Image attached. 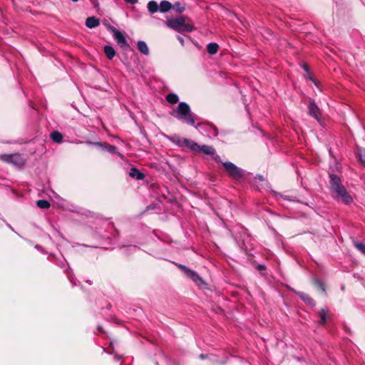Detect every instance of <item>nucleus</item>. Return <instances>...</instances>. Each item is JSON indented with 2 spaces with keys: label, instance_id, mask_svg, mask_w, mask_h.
Listing matches in <instances>:
<instances>
[{
  "label": "nucleus",
  "instance_id": "obj_1",
  "mask_svg": "<svg viewBox=\"0 0 365 365\" xmlns=\"http://www.w3.org/2000/svg\"><path fill=\"white\" fill-rule=\"evenodd\" d=\"M168 27L178 32H191L194 26L191 20L187 16H180L170 19L165 22Z\"/></svg>",
  "mask_w": 365,
  "mask_h": 365
},
{
  "label": "nucleus",
  "instance_id": "obj_2",
  "mask_svg": "<svg viewBox=\"0 0 365 365\" xmlns=\"http://www.w3.org/2000/svg\"><path fill=\"white\" fill-rule=\"evenodd\" d=\"M174 116L178 120H183L190 125L195 124V115L191 113L190 106L185 102H181L178 104Z\"/></svg>",
  "mask_w": 365,
  "mask_h": 365
},
{
  "label": "nucleus",
  "instance_id": "obj_3",
  "mask_svg": "<svg viewBox=\"0 0 365 365\" xmlns=\"http://www.w3.org/2000/svg\"><path fill=\"white\" fill-rule=\"evenodd\" d=\"M0 160L11 163L17 168H22L25 164L24 158L19 153L1 154L0 155Z\"/></svg>",
  "mask_w": 365,
  "mask_h": 365
},
{
  "label": "nucleus",
  "instance_id": "obj_4",
  "mask_svg": "<svg viewBox=\"0 0 365 365\" xmlns=\"http://www.w3.org/2000/svg\"><path fill=\"white\" fill-rule=\"evenodd\" d=\"M222 165L228 175L235 180H240L244 177L245 172L231 162L222 163Z\"/></svg>",
  "mask_w": 365,
  "mask_h": 365
},
{
  "label": "nucleus",
  "instance_id": "obj_5",
  "mask_svg": "<svg viewBox=\"0 0 365 365\" xmlns=\"http://www.w3.org/2000/svg\"><path fill=\"white\" fill-rule=\"evenodd\" d=\"M196 128L204 132L210 138L216 137L218 135L217 128L212 124L198 123Z\"/></svg>",
  "mask_w": 365,
  "mask_h": 365
},
{
  "label": "nucleus",
  "instance_id": "obj_6",
  "mask_svg": "<svg viewBox=\"0 0 365 365\" xmlns=\"http://www.w3.org/2000/svg\"><path fill=\"white\" fill-rule=\"evenodd\" d=\"M110 31L113 33V36L114 39L116 41L118 44L121 48H125V47L128 46L125 36L122 31L118 30L115 27H110Z\"/></svg>",
  "mask_w": 365,
  "mask_h": 365
},
{
  "label": "nucleus",
  "instance_id": "obj_7",
  "mask_svg": "<svg viewBox=\"0 0 365 365\" xmlns=\"http://www.w3.org/2000/svg\"><path fill=\"white\" fill-rule=\"evenodd\" d=\"M170 140L179 147L188 148L190 150H192V144L194 143V141L187 138H181L178 135L172 136Z\"/></svg>",
  "mask_w": 365,
  "mask_h": 365
},
{
  "label": "nucleus",
  "instance_id": "obj_8",
  "mask_svg": "<svg viewBox=\"0 0 365 365\" xmlns=\"http://www.w3.org/2000/svg\"><path fill=\"white\" fill-rule=\"evenodd\" d=\"M191 150L195 153H202L205 155H214L215 154V150L213 147L207 145H200L195 142L192 144Z\"/></svg>",
  "mask_w": 365,
  "mask_h": 365
},
{
  "label": "nucleus",
  "instance_id": "obj_9",
  "mask_svg": "<svg viewBox=\"0 0 365 365\" xmlns=\"http://www.w3.org/2000/svg\"><path fill=\"white\" fill-rule=\"evenodd\" d=\"M178 266L186 274V276L191 279L193 282L197 283L202 281V279L196 272L180 264Z\"/></svg>",
  "mask_w": 365,
  "mask_h": 365
},
{
  "label": "nucleus",
  "instance_id": "obj_10",
  "mask_svg": "<svg viewBox=\"0 0 365 365\" xmlns=\"http://www.w3.org/2000/svg\"><path fill=\"white\" fill-rule=\"evenodd\" d=\"M334 198L337 200H341L344 204H349L352 202L353 199L351 195L344 188V191H339L334 194Z\"/></svg>",
  "mask_w": 365,
  "mask_h": 365
},
{
  "label": "nucleus",
  "instance_id": "obj_11",
  "mask_svg": "<svg viewBox=\"0 0 365 365\" xmlns=\"http://www.w3.org/2000/svg\"><path fill=\"white\" fill-rule=\"evenodd\" d=\"M309 113L311 116L314 117L317 120H319L321 112L319 107L316 105L314 101H311L308 106Z\"/></svg>",
  "mask_w": 365,
  "mask_h": 365
},
{
  "label": "nucleus",
  "instance_id": "obj_12",
  "mask_svg": "<svg viewBox=\"0 0 365 365\" xmlns=\"http://www.w3.org/2000/svg\"><path fill=\"white\" fill-rule=\"evenodd\" d=\"M100 24V21L95 16L88 17L86 20V26L89 29L97 27Z\"/></svg>",
  "mask_w": 365,
  "mask_h": 365
},
{
  "label": "nucleus",
  "instance_id": "obj_13",
  "mask_svg": "<svg viewBox=\"0 0 365 365\" xmlns=\"http://www.w3.org/2000/svg\"><path fill=\"white\" fill-rule=\"evenodd\" d=\"M296 294L307 304L314 306V301L306 293L302 292H296Z\"/></svg>",
  "mask_w": 365,
  "mask_h": 365
},
{
  "label": "nucleus",
  "instance_id": "obj_14",
  "mask_svg": "<svg viewBox=\"0 0 365 365\" xmlns=\"http://www.w3.org/2000/svg\"><path fill=\"white\" fill-rule=\"evenodd\" d=\"M130 176L137 180H143L145 178V175L136 168L130 169Z\"/></svg>",
  "mask_w": 365,
  "mask_h": 365
},
{
  "label": "nucleus",
  "instance_id": "obj_15",
  "mask_svg": "<svg viewBox=\"0 0 365 365\" xmlns=\"http://www.w3.org/2000/svg\"><path fill=\"white\" fill-rule=\"evenodd\" d=\"M137 46L139 51L143 54L146 56L149 54V49L145 41H139L137 43Z\"/></svg>",
  "mask_w": 365,
  "mask_h": 365
},
{
  "label": "nucleus",
  "instance_id": "obj_16",
  "mask_svg": "<svg viewBox=\"0 0 365 365\" xmlns=\"http://www.w3.org/2000/svg\"><path fill=\"white\" fill-rule=\"evenodd\" d=\"M172 8V4L168 1H162L159 4V11L162 13H165L170 11Z\"/></svg>",
  "mask_w": 365,
  "mask_h": 365
},
{
  "label": "nucleus",
  "instance_id": "obj_17",
  "mask_svg": "<svg viewBox=\"0 0 365 365\" xmlns=\"http://www.w3.org/2000/svg\"><path fill=\"white\" fill-rule=\"evenodd\" d=\"M147 8L150 14H154L159 11V5L155 1H150L147 4Z\"/></svg>",
  "mask_w": 365,
  "mask_h": 365
},
{
  "label": "nucleus",
  "instance_id": "obj_18",
  "mask_svg": "<svg viewBox=\"0 0 365 365\" xmlns=\"http://www.w3.org/2000/svg\"><path fill=\"white\" fill-rule=\"evenodd\" d=\"M104 53L107 58L110 60L113 59V58L115 55V51L114 50V48L108 45L104 46Z\"/></svg>",
  "mask_w": 365,
  "mask_h": 365
},
{
  "label": "nucleus",
  "instance_id": "obj_19",
  "mask_svg": "<svg viewBox=\"0 0 365 365\" xmlns=\"http://www.w3.org/2000/svg\"><path fill=\"white\" fill-rule=\"evenodd\" d=\"M329 178H330V187L331 188L334 187V186H337L341 183V179L336 175L330 174Z\"/></svg>",
  "mask_w": 365,
  "mask_h": 365
},
{
  "label": "nucleus",
  "instance_id": "obj_20",
  "mask_svg": "<svg viewBox=\"0 0 365 365\" xmlns=\"http://www.w3.org/2000/svg\"><path fill=\"white\" fill-rule=\"evenodd\" d=\"M218 48H219L218 44L216 43H210L207 46V51L208 53H210L211 55H214V54L217 53Z\"/></svg>",
  "mask_w": 365,
  "mask_h": 365
},
{
  "label": "nucleus",
  "instance_id": "obj_21",
  "mask_svg": "<svg viewBox=\"0 0 365 365\" xmlns=\"http://www.w3.org/2000/svg\"><path fill=\"white\" fill-rule=\"evenodd\" d=\"M320 319H319V324H324L328 319L327 315V311L325 309H322L318 314Z\"/></svg>",
  "mask_w": 365,
  "mask_h": 365
},
{
  "label": "nucleus",
  "instance_id": "obj_22",
  "mask_svg": "<svg viewBox=\"0 0 365 365\" xmlns=\"http://www.w3.org/2000/svg\"><path fill=\"white\" fill-rule=\"evenodd\" d=\"M51 138L56 143H61L63 140V135L60 132L54 131L51 133Z\"/></svg>",
  "mask_w": 365,
  "mask_h": 365
},
{
  "label": "nucleus",
  "instance_id": "obj_23",
  "mask_svg": "<svg viewBox=\"0 0 365 365\" xmlns=\"http://www.w3.org/2000/svg\"><path fill=\"white\" fill-rule=\"evenodd\" d=\"M166 100L171 104L177 103L179 101L178 96L175 93H169L166 96Z\"/></svg>",
  "mask_w": 365,
  "mask_h": 365
},
{
  "label": "nucleus",
  "instance_id": "obj_24",
  "mask_svg": "<svg viewBox=\"0 0 365 365\" xmlns=\"http://www.w3.org/2000/svg\"><path fill=\"white\" fill-rule=\"evenodd\" d=\"M37 206L40 208L47 209L50 207V202L46 200H39L36 202Z\"/></svg>",
  "mask_w": 365,
  "mask_h": 365
},
{
  "label": "nucleus",
  "instance_id": "obj_25",
  "mask_svg": "<svg viewBox=\"0 0 365 365\" xmlns=\"http://www.w3.org/2000/svg\"><path fill=\"white\" fill-rule=\"evenodd\" d=\"M173 7L178 13H182L185 11V7L182 6L180 2L175 3Z\"/></svg>",
  "mask_w": 365,
  "mask_h": 365
},
{
  "label": "nucleus",
  "instance_id": "obj_26",
  "mask_svg": "<svg viewBox=\"0 0 365 365\" xmlns=\"http://www.w3.org/2000/svg\"><path fill=\"white\" fill-rule=\"evenodd\" d=\"M356 248L359 250L362 254L365 255V245L361 242L354 243Z\"/></svg>",
  "mask_w": 365,
  "mask_h": 365
},
{
  "label": "nucleus",
  "instance_id": "obj_27",
  "mask_svg": "<svg viewBox=\"0 0 365 365\" xmlns=\"http://www.w3.org/2000/svg\"><path fill=\"white\" fill-rule=\"evenodd\" d=\"M344 186L342 185V183L339 184L337 186H334V187L331 188V191L334 193L338 192L339 191H344Z\"/></svg>",
  "mask_w": 365,
  "mask_h": 365
},
{
  "label": "nucleus",
  "instance_id": "obj_28",
  "mask_svg": "<svg viewBox=\"0 0 365 365\" xmlns=\"http://www.w3.org/2000/svg\"><path fill=\"white\" fill-rule=\"evenodd\" d=\"M316 283L318 284V286L322 289V292H325L324 285L323 283L319 280L316 281Z\"/></svg>",
  "mask_w": 365,
  "mask_h": 365
},
{
  "label": "nucleus",
  "instance_id": "obj_29",
  "mask_svg": "<svg viewBox=\"0 0 365 365\" xmlns=\"http://www.w3.org/2000/svg\"><path fill=\"white\" fill-rule=\"evenodd\" d=\"M212 158L216 162L222 163L219 155L215 154L214 155H212Z\"/></svg>",
  "mask_w": 365,
  "mask_h": 365
},
{
  "label": "nucleus",
  "instance_id": "obj_30",
  "mask_svg": "<svg viewBox=\"0 0 365 365\" xmlns=\"http://www.w3.org/2000/svg\"><path fill=\"white\" fill-rule=\"evenodd\" d=\"M127 4H135L138 3V0H124Z\"/></svg>",
  "mask_w": 365,
  "mask_h": 365
},
{
  "label": "nucleus",
  "instance_id": "obj_31",
  "mask_svg": "<svg viewBox=\"0 0 365 365\" xmlns=\"http://www.w3.org/2000/svg\"><path fill=\"white\" fill-rule=\"evenodd\" d=\"M115 150H116V148L115 146H113V145H109L108 148V150L110 153H113Z\"/></svg>",
  "mask_w": 365,
  "mask_h": 365
},
{
  "label": "nucleus",
  "instance_id": "obj_32",
  "mask_svg": "<svg viewBox=\"0 0 365 365\" xmlns=\"http://www.w3.org/2000/svg\"><path fill=\"white\" fill-rule=\"evenodd\" d=\"M178 39L182 45H184V39L181 36H178Z\"/></svg>",
  "mask_w": 365,
  "mask_h": 365
},
{
  "label": "nucleus",
  "instance_id": "obj_33",
  "mask_svg": "<svg viewBox=\"0 0 365 365\" xmlns=\"http://www.w3.org/2000/svg\"><path fill=\"white\" fill-rule=\"evenodd\" d=\"M258 269H259V270H264V269H266V267H265V266H264V265H263V264H259V265L258 266Z\"/></svg>",
  "mask_w": 365,
  "mask_h": 365
},
{
  "label": "nucleus",
  "instance_id": "obj_34",
  "mask_svg": "<svg viewBox=\"0 0 365 365\" xmlns=\"http://www.w3.org/2000/svg\"><path fill=\"white\" fill-rule=\"evenodd\" d=\"M207 357V355H205V354H201L200 355V359H206Z\"/></svg>",
  "mask_w": 365,
  "mask_h": 365
},
{
  "label": "nucleus",
  "instance_id": "obj_35",
  "mask_svg": "<svg viewBox=\"0 0 365 365\" xmlns=\"http://www.w3.org/2000/svg\"><path fill=\"white\" fill-rule=\"evenodd\" d=\"M304 70L307 71V66H304Z\"/></svg>",
  "mask_w": 365,
  "mask_h": 365
},
{
  "label": "nucleus",
  "instance_id": "obj_36",
  "mask_svg": "<svg viewBox=\"0 0 365 365\" xmlns=\"http://www.w3.org/2000/svg\"><path fill=\"white\" fill-rule=\"evenodd\" d=\"M309 79L313 81L312 77L311 76H309Z\"/></svg>",
  "mask_w": 365,
  "mask_h": 365
}]
</instances>
